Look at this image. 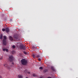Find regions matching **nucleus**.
I'll return each mask as SVG.
<instances>
[{"mask_svg":"<svg viewBox=\"0 0 78 78\" xmlns=\"http://www.w3.org/2000/svg\"><path fill=\"white\" fill-rule=\"evenodd\" d=\"M21 62L22 65L25 66L27 64L28 61L25 59H23L21 60Z\"/></svg>","mask_w":78,"mask_h":78,"instance_id":"f257e3e1","label":"nucleus"},{"mask_svg":"<svg viewBox=\"0 0 78 78\" xmlns=\"http://www.w3.org/2000/svg\"><path fill=\"white\" fill-rule=\"evenodd\" d=\"M19 47L20 50H25L26 47H25V45H23L22 44H21L20 45Z\"/></svg>","mask_w":78,"mask_h":78,"instance_id":"f03ea898","label":"nucleus"},{"mask_svg":"<svg viewBox=\"0 0 78 78\" xmlns=\"http://www.w3.org/2000/svg\"><path fill=\"white\" fill-rule=\"evenodd\" d=\"M2 43L4 45H6V39L5 36L4 37V39H3L2 41Z\"/></svg>","mask_w":78,"mask_h":78,"instance_id":"7ed1b4c3","label":"nucleus"},{"mask_svg":"<svg viewBox=\"0 0 78 78\" xmlns=\"http://www.w3.org/2000/svg\"><path fill=\"white\" fill-rule=\"evenodd\" d=\"M9 59L10 61V62H12L13 61V57L10 56L9 57Z\"/></svg>","mask_w":78,"mask_h":78,"instance_id":"20e7f679","label":"nucleus"},{"mask_svg":"<svg viewBox=\"0 0 78 78\" xmlns=\"http://www.w3.org/2000/svg\"><path fill=\"white\" fill-rule=\"evenodd\" d=\"M10 30L8 27H7L5 28V31L6 33H8L9 32Z\"/></svg>","mask_w":78,"mask_h":78,"instance_id":"39448f33","label":"nucleus"},{"mask_svg":"<svg viewBox=\"0 0 78 78\" xmlns=\"http://www.w3.org/2000/svg\"><path fill=\"white\" fill-rule=\"evenodd\" d=\"M13 37L15 39H17V38H18V35L17 34L14 35Z\"/></svg>","mask_w":78,"mask_h":78,"instance_id":"423d86ee","label":"nucleus"},{"mask_svg":"<svg viewBox=\"0 0 78 78\" xmlns=\"http://www.w3.org/2000/svg\"><path fill=\"white\" fill-rule=\"evenodd\" d=\"M3 50L4 51H6V52H8V51H9V50H8V49L7 48H4L3 49Z\"/></svg>","mask_w":78,"mask_h":78,"instance_id":"0eeeda50","label":"nucleus"},{"mask_svg":"<svg viewBox=\"0 0 78 78\" xmlns=\"http://www.w3.org/2000/svg\"><path fill=\"white\" fill-rule=\"evenodd\" d=\"M48 71V70L47 69H45L43 71V72L44 73H46Z\"/></svg>","mask_w":78,"mask_h":78,"instance_id":"6e6552de","label":"nucleus"},{"mask_svg":"<svg viewBox=\"0 0 78 78\" xmlns=\"http://www.w3.org/2000/svg\"><path fill=\"white\" fill-rule=\"evenodd\" d=\"M9 39L10 40V41H13V39L12 38V37L11 36L9 37Z\"/></svg>","mask_w":78,"mask_h":78,"instance_id":"1a4fd4ad","label":"nucleus"},{"mask_svg":"<svg viewBox=\"0 0 78 78\" xmlns=\"http://www.w3.org/2000/svg\"><path fill=\"white\" fill-rule=\"evenodd\" d=\"M4 66H5V67H8V64H4Z\"/></svg>","mask_w":78,"mask_h":78,"instance_id":"9d476101","label":"nucleus"},{"mask_svg":"<svg viewBox=\"0 0 78 78\" xmlns=\"http://www.w3.org/2000/svg\"><path fill=\"white\" fill-rule=\"evenodd\" d=\"M18 78H22V76L20 75H18Z\"/></svg>","mask_w":78,"mask_h":78,"instance_id":"9b49d317","label":"nucleus"},{"mask_svg":"<svg viewBox=\"0 0 78 78\" xmlns=\"http://www.w3.org/2000/svg\"><path fill=\"white\" fill-rule=\"evenodd\" d=\"M51 69L52 70H53V71H54L55 70V69H54V68L53 67H51Z\"/></svg>","mask_w":78,"mask_h":78,"instance_id":"f8f14e48","label":"nucleus"},{"mask_svg":"<svg viewBox=\"0 0 78 78\" xmlns=\"http://www.w3.org/2000/svg\"><path fill=\"white\" fill-rule=\"evenodd\" d=\"M37 58H41V56L39 55H37Z\"/></svg>","mask_w":78,"mask_h":78,"instance_id":"ddd939ff","label":"nucleus"},{"mask_svg":"<svg viewBox=\"0 0 78 78\" xmlns=\"http://www.w3.org/2000/svg\"><path fill=\"white\" fill-rule=\"evenodd\" d=\"M23 53H24V54H25V55H27V52H26V51H24L23 52Z\"/></svg>","mask_w":78,"mask_h":78,"instance_id":"4468645a","label":"nucleus"},{"mask_svg":"<svg viewBox=\"0 0 78 78\" xmlns=\"http://www.w3.org/2000/svg\"><path fill=\"white\" fill-rule=\"evenodd\" d=\"M12 48H16V46L14 45H13L12 46Z\"/></svg>","mask_w":78,"mask_h":78,"instance_id":"2eb2a0df","label":"nucleus"},{"mask_svg":"<svg viewBox=\"0 0 78 78\" xmlns=\"http://www.w3.org/2000/svg\"><path fill=\"white\" fill-rule=\"evenodd\" d=\"M39 69H41V70H42L43 69V67H40Z\"/></svg>","mask_w":78,"mask_h":78,"instance_id":"dca6fc26","label":"nucleus"},{"mask_svg":"<svg viewBox=\"0 0 78 78\" xmlns=\"http://www.w3.org/2000/svg\"><path fill=\"white\" fill-rule=\"evenodd\" d=\"M38 60L39 61H41V59L40 58H38Z\"/></svg>","mask_w":78,"mask_h":78,"instance_id":"f3484780","label":"nucleus"},{"mask_svg":"<svg viewBox=\"0 0 78 78\" xmlns=\"http://www.w3.org/2000/svg\"><path fill=\"white\" fill-rule=\"evenodd\" d=\"M2 30L3 31H5V29H2Z\"/></svg>","mask_w":78,"mask_h":78,"instance_id":"a211bd4d","label":"nucleus"},{"mask_svg":"<svg viewBox=\"0 0 78 78\" xmlns=\"http://www.w3.org/2000/svg\"><path fill=\"white\" fill-rule=\"evenodd\" d=\"M0 38L1 39H2V35H1Z\"/></svg>","mask_w":78,"mask_h":78,"instance_id":"6ab92c4d","label":"nucleus"},{"mask_svg":"<svg viewBox=\"0 0 78 78\" xmlns=\"http://www.w3.org/2000/svg\"><path fill=\"white\" fill-rule=\"evenodd\" d=\"M32 48L33 49H34V48H36V47H35L34 46H32Z\"/></svg>","mask_w":78,"mask_h":78,"instance_id":"aec40b11","label":"nucleus"},{"mask_svg":"<svg viewBox=\"0 0 78 78\" xmlns=\"http://www.w3.org/2000/svg\"><path fill=\"white\" fill-rule=\"evenodd\" d=\"M12 54H14V51H12Z\"/></svg>","mask_w":78,"mask_h":78,"instance_id":"412c9836","label":"nucleus"},{"mask_svg":"<svg viewBox=\"0 0 78 78\" xmlns=\"http://www.w3.org/2000/svg\"><path fill=\"white\" fill-rule=\"evenodd\" d=\"M24 72L26 73H28V72L27 71V70H25Z\"/></svg>","mask_w":78,"mask_h":78,"instance_id":"4be33fe9","label":"nucleus"},{"mask_svg":"<svg viewBox=\"0 0 78 78\" xmlns=\"http://www.w3.org/2000/svg\"><path fill=\"white\" fill-rule=\"evenodd\" d=\"M12 64L13 65H14V62H12Z\"/></svg>","mask_w":78,"mask_h":78,"instance_id":"5701e85b","label":"nucleus"},{"mask_svg":"<svg viewBox=\"0 0 78 78\" xmlns=\"http://www.w3.org/2000/svg\"><path fill=\"white\" fill-rule=\"evenodd\" d=\"M28 73H29H29H30V72H28Z\"/></svg>","mask_w":78,"mask_h":78,"instance_id":"b1692460","label":"nucleus"},{"mask_svg":"<svg viewBox=\"0 0 78 78\" xmlns=\"http://www.w3.org/2000/svg\"><path fill=\"white\" fill-rule=\"evenodd\" d=\"M0 78H2V76H0Z\"/></svg>","mask_w":78,"mask_h":78,"instance_id":"393cba45","label":"nucleus"},{"mask_svg":"<svg viewBox=\"0 0 78 78\" xmlns=\"http://www.w3.org/2000/svg\"><path fill=\"white\" fill-rule=\"evenodd\" d=\"M2 59V58H0V59Z\"/></svg>","mask_w":78,"mask_h":78,"instance_id":"a878e982","label":"nucleus"},{"mask_svg":"<svg viewBox=\"0 0 78 78\" xmlns=\"http://www.w3.org/2000/svg\"><path fill=\"white\" fill-rule=\"evenodd\" d=\"M26 78H28V77H26Z\"/></svg>","mask_w":78,"mask_h":78,"instance_id":"bb28decb","label":"nucleus"},{"mask_svg":"<svg viewBox=\"0 0 78 78\" xmlns=\"http://www.w3.org/2000/svg\"><path fill=\"white\" fill-rule=\"evenodd\" d=\"M40 78H42V77H40Z\"/></svg>","mask_w":78,"mask_h":78,"instance_id":"cd10ccee","label":"nucleus"}]
</instances>
